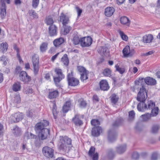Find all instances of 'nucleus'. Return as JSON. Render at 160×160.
<instances>
[{
    "mask_svg": "<svg viewBox=\"0 0 160 160\" xmlns=\"http://www.w3.org/2000/svg\"><path fill=\"white\" fill-rule=\"evenodd\" d=\"M39 0H33L32 3V7L35 8H36L38 6Z\"/></svg>",
    "mask_w": 160,
    "mask_h": 160,
    "instance_id": "6e6d98bb",
    "label": "nucleus"
},
{
    "mask_svg": "<svg viewBox=\"0 0 160 160\" xmlns=\"http://www.w3.org/2000/svg\"><path fill=\"white\" fill-rule=\"evenodd\" d=\"M42 152L44 155L47 158H52L54 155V150L48 147L43 148Z\"/></svg>",
    "mask_w": 160,
    "mask_h": 160,
    "instance_id": "39448f33",
    "label": "nucleus"
},
{
    "mask_svg": "<svg viewBox=\"0 0 160 160\" xmlns=\"http://www.w3.org/2000/svg\"><path fill=\"white\" fill-rule=\"evenodd\" d=\"M86 105V103L85 101L83 100L80 101V106L81 108L85 107Z\"/></svg>",
    "mask_w": 160,
    "mask_h": 160,
    "instance_id": "e2e57ef3",
    "label": "nucleus"
},
{
    "mask_svg": "<svg viewBox=\"0 0 160 160\" xmlns=\"http://www.w3.org/2000/svg\"><path fill=\"white\" fill-rule=\"evenodd\" d=\"M95 148L93 147H91L88 152L89 155L92 158L93 160H98V154L97 152H95Z\"/></svg>",
    "mask_w": 160,
    "mask_h": 160,
    "instance_id": "ddd939ff",
    "label": "nucleus"
},
{
    "mask_svg": "<svg viewBox=\"0 0 160 160\" xmlns=\"http://www.w3.org/2000/svg\"><path fill=\"white\" fill-rule=\"evenodd\" d=\"M100 85L101 89L103 91H107L109 88L108 82L106 80H101L100 82Z\"/></svg>",
    "mask_w": 160,
    "mask_h": 160,
    "instance_id": "f3484780",
    "label": "nucleus"
},
{
    "mask_svg": "<svg viewBox=\"0 0 160 160\" xmlns=\"http://www.w3.org/2000/svg\"><path fill=\"white\" fill-rule=\"evenodd\" d=\"M12 132L15 135L17 136L20 135L21 133L20 128L17 126H15L13 128Z\"/></svg>",
    "mask_w": 160,
    "mask_h": 160,
    "instance_id": "72a5a7b5",
    "label": "nucleus"
},
{
    "mask_svg": "<svg viewBox=\"0 0 160 160\" xmlns=\"http://www.w3.org/2000/svg\"><path fill=\"white\" fill-rule=\"evenodd\" d=\"M61 61L65 65L67 66L69 63V60L67 54H65L61 58Z\"/></svg>",
    "mask_w": 160,
    "mask_h": 160,
    "instance_id": "4c0bfd02",
    "label": "nucleus"
},
{
    "mask_svg": "<svg viewBox=\"0 0 160 160\" xmlns=\"http://www.w3.org/2000/svg\"><path fill=\"white\" fill-rule=\"evenodd\" d=\"M23 115L22 113L17 112L11 115L9 118V120L12 122H18L21 120L23 118Z\"/></svg>",
    "mask_w": 160,
    "mask_h": 160,
    "instance_id": "20e7f679",
    "label": "nucleus"
},
{
    "mask_svg": "<svg viewBox=\"0 0 160 160\" xmlns=\"http://www.w3.org/2000/svg\"><path fill=\"white\" fill-rule=\"evenodd\" d=\"M36 136L31 133L27 132L24 134L23 140L26 141L29 139L35 138Z\"/></svg>",
    "mask_w": 160,
    "mask_h": 160,
    "instance_id": "a878e982",
    "label": "nucleus"
},
{
    "mask_svg": "<svg viewBox=\"0 0 160 160\" xmlns=\"http://www.w3.org/2000/svg\"><path fill=\"white\" fill-rule=\"evenodd\" d=\"M88 74V72L81 74L80 78L82 81L84 82L88 78L87 75Z\"/></svg>",
    "mask_w": 160,
    "mask_h": 160,
    "instance_id": "c03bdc74",
    "label": "nucleus"
},
{
    "mask_svg": "<svg viewBox=\"0 0 160 160\" xmlns=\"http://www.w3.org/2000/svg\"><path fill=\"white\" fill-rule=\"evenodd\" d=\"M135 113L133 111H130L129 113V117L130 119L132 120L134 118Z\"/></svg>",
    "mask_w": 160,
    "mask_h": 160,
    "instance_id": "4d7b16f0",
    "label": "nucleus"
},
{
    "mask_svg": "<svg viewBox=\"0 0 160 160\" xmlns=\"http://www.w3.org/2000/svg\"><path fill=\"white\" fill-rule=\"evenodd\" d=\"M58 95V92L57 90H51L49 92L48 98L50 99L56 98Z\"/></svg>",
    "mask_w": 160,
    "mask_h": 160,
    "instance_id": "b1692460",
    "label": "nucleus"
},
{
    "mask_svg": "<svg viewBox=\"0 0 160 160\" xmlns=\"http://www.w3.org/2000/svg\"><path fill=\"white\" fill-rule=\"evenodd\" d=\"M72 146V140L70 138L66 136L59 137L58 147L60 149L66 151Z\"/></svg>",
    "mask_w": 160,
    "mask_h": 160,
    "instance_id": "f257e3e1",
    "label": "nucleus"
},
{
    "mask_svg": "<svg viewBox=\"0 0 160 160\" xmlns=\"http://www.w3.org/2000/svg\"><path fill=\"white\" fill-rule=\"evenodd\" d=\"M115 68L117 71H118L120 74L123 73L125 72V69L123 68H120L119 66L117 64L115 66Z\"/></svg>",
    "mask_w": 160,
    "mask_h": 160,
    "instance_id": "de8ad7c7",
    "label": "nucleus"
},
{
    "mask_svg": "<svg viewBox=\"0 0 160 160\" xmlns=\"http://www.w3.org/2000/svg\"><path fill=\"white\" fill-rule=\"evenodd\" d=\"M120 21L121 23L127 26H129L130 23L129 19L126 16H122L120 18Z\"/></svg>",
    "mask_w": 160,
    "mask_h": 160,
    "instance_id": "412c9836",
    "label": "nucleus"
},
{
    "mask_svg": "<svg viewBox=\"0 0 160 160\" xmlns=\"http://www.w3.org/2000/svg\"><path fill=\"white\" fill-rule=\"evenodd\" d=\"M76 9L78 13V17H79L80 16L81 14L82 13V10L78 7H76Z\"/></svg>",
    "mask_w": 160,
    "mask_h": 160,
    "instance_id": "13d9d810",
    "label": "nucleus"
},
{
    "mask_svg": "<svg viewBox=\"0 0 160 160\" xmlns=\"http://www.w3.org/2000/svg\"><path fill=\"white\" fill-rule=\"evenodd\" d=\"M64 42V39L63 38H60L55 39L53 41V44L55 46L57 47L62 44Z\"/></svg>",
    "mask_w": 160,
    "mask_h": 160,
    "instance_id": "bb28decb",
    "label": "nucleus"
},
{
    "mask_svg": "<svg viewBox=\"0 0 160 160\" xmlns=\"http://www.w3.org/2000/svg\"><path fill=\"white\" fill-rule=\"evenodd\" d=\"M103 73L105 76L110 77L111 76V71L109 68H106L103 70Z\"/></svg>",
    "mask_w": 160,
    "mask_h": 160,
    "instance_id": "a19ab883",
    "label": "nucleus"
},
{
    "mask_svg": "<svg viewBox=\"0 0 160 160\" xmlns=\"http://www.w3.org/2000/svg\"><path fill=\"white\" fill-rule=\"evenodd\" d=\"M92 125L94 126L95 127H97V126L100 124V122L97 119L92 120L91 122Z\"/></svg>",
    "mask_w": 160,
    "mask_h": 160,
    "instance_id": "3c124183",
    "label": "nucleus"
},
{
    "mask_svg": "<svg viewBox=\"0 0 160 160\" xmlns=\"http://www.w3.org/2000/svg\"><path fill=\"white\" fill-rule=\"evenodd\" d=\"M92 42V38L90 37L81 38L80 44L82 47H88L91 44Z\"/></svg>",
    "mask_w": 160,
    "mask_h": 160,
    "instance_id": "423d86ee",
    "label": "nucleus"
},
{
    "mask_svg": "<svg viewBox=\"0 0 160 160\" xmlns=\"http://www.w3.org/2000/svg\"><path fill=\"white\" fill-rule=\"evenodd\" d=\"M64 27V30L63 31L62 30L61 32L63 35H66L71 30L72 28L69 26L64 25L63 26Z\"/></svg>",
    "mask_w": 160,
    "mask_h": 160,
    "instance_id": "7c9ffc66",
    "label": "nucleus"
},
{
    "mask_svg": "<svg viewBox=\"0 0 160 160\" xmlns=\"http://www.w3.org/2000/svg\"><path fill=\"white\" fill-rule=\"evenodd\" d=\"M153 38V36L152 34H147L143 37L142 41L144 43H149L152 42Z\"/></svg>",
    "mask_w": 160,
    "mask_h": 160,
    "instance_id": "a211bd4d",
    "label": "nucleus"
},
{
    "mask_svg": "<svg viewBox=\"0 0 160 160\" xmlns=\"http://www.w3.org/2000/svg\"><path fill=\"white\" fill-rule=\"evenodd\" d=\"M0 61L3 62V64L4 65H6L8 62V58L4 56H3L0 58Z\"/></svg>",
    "mask_w": 160,
    "mask_h": 160,
    "instance_id": "37998d69",
    "label": "nucleus"
},
{
    "mask_svg": "<svg viewBox=\"0 0 160 160\" xmlns=\"http://www.w3.org/2000/svg\"><path fill=\"white\" fill-rule=\"evenodd\" d=\"M14 102L15 103L17 104L21 102V98L19 95H17L14 98Z\"/></svg>",
    "mask_w": 160,
    "mask_h": 160,
    "instance_id": "603ef678",
    "label": "nucleus"
},
{
    "mask_svg": "<svg viewBox=\"0 0 160 160\" xmlns=\"http://www.w3.org/2000/svg\"><path fill=\"white\" fill-rule=\"evenodd\" d=\"M33 65L34 72L35 74L38 73L39 71L38 64H34Z\"/></svg>",
    "mask_w": 160,
    "mask_h": 160,
    "instance_id": "5fc2aeb1",
    "label": "nucleus"
},
{
    "mask_svg": "<svg viewBox=\"0 0 160 160\" xmlns=\"http://www.w3.org/2000/svg\"><path fill=\"white\" fill-rule=\"evenodd\" d=\"M55 72L61 79L64 78V75L62 74L61 69L56 68L55 69Z\"/></svg>",
    "mask_w": 160,
    "mask_h": 160,
    "instance_id": "c9c22d12",
    "label": "nucleus"
},
{
    "mask_svg": "<svg viewBox=\"0 0 160 160\" xmlns=\"http://www.w3.org/2000/svg\"><path fill=\"white\" fill-rule=\"evenodd\" d=\"M52 112L54 115L56 113V107L55 103H53Z\"/></svg>",
    "mask_w": 160,
    "mask_h": 160,
    "instance_id": "774afa93",
    "label": "nucleus"
},
{
    "mask_svg": "<svg viewBox=\"0 0 160 160\" xmlns=\"http://www.w3.org/2000/svg\"><path fill=\"white\" fill-rule=\"evenodd\" d=\"M102 130L101 127L97 126L92 128V135L94 137L99 136L102 132Z\"/></svg>",
    "mask_w": 160,
    "mask_h": 160,
    "instance_id": "4468645a",
    "label": "nucleus"
},
{
    "mask_svg": "<svg viewBox=\"0 0 160 160\" xmlns=\"http://www.w3.org/2000/svg\"><path fill=\"white\" fill-rule=\"evenodd\" d=\"M114 11L115 9L113 7H107L105 10L104 13L106 16L110 17L113 15Z\"/></svg>",
    "mask_w": 160,
    "mask_h": 160,
    "instance_id": "6ab92c4d",
    "label": "nucleus"
},
{
    "mask_svg": "<svg viewBox=\"0 0 160 160\" xmlns=\"http://www.w3.org/2000/svg\"><path fill=\"white\" fill-rule=\"evenodd\" d=\"M50 130L48 129H44L38 133V137L40 139L44 140L47 138L49 134Z\"/></svg>",
    "mask_w": 160,
    "mask_h": 160,
    "instance_id": "1a4fd4ad",
    "label": "nucleus"
},
{
    "mask_svg": "<svg viewBox=\"0 0 160 160\" xmlns=\"http://www.w3.org/2000/svg\"><path fill=\"white\" fill-rule=\"evenodd\" d=\"M159 109L158 107H156L153 108L151 111V113L150 114L152 116H156L158 113Z\"/></svg>",
    "mask_w": 160,
    "mask_h": 160,
    "instance_id": "58836bf2",
    "label": "nucleus"
},
{
    "mask_svg": "<svg viewBox=\"0 0 160 160\" xmlns=\"http://www.w3.org/2000/svg\"><path fill=\"white\" fill-rule=\"evenodd\" d=\"M77 70L80 73V74L87 72L86 69L84 67L82 66H78L77 67Z\"/></svg>",
    "mask_w": 160,
    "mask_h": 160,
    "instance_id": "09e8293b",
    "label": "nucleus"
},
{
    "mask_svg": "<svg viewBox=\"0 0 160 160\" xmlns=\"http://www.w3.org/2000/svg\"><path fill=\"white\" fill-rule=\"evenodd\" d=\"M0 11V16L2 19H3L5 17L6 14V8L5 4L3 3L1 5Z\"/></svg>",
    "mask_w": 160,
    "mask_h": 160,
    "instance_id": "393cba45",
    "label": "nucleus"
},
{
    "mask_svg": "<svg viewBox=\"0 0 160 160\" xmlns=\"http://www.w3.org/2000/svg\"><path fill=\"white\" fill-rule=\"evenodd\" d=\"M98 52L102 56L107 55L108 53V49L105 47H99L98 49Z\"/></svg>",
    "mask_w": 160,
    "mask_h": 160,
    "instance_id": "5701e85b",
    "label": "nucleus"
},
{
    "mask_svg": "<svg viewBox=\"0 0 160 160\" xmlns=\"http://www.w3.org/2000/svg\"><path fill=\"white\" fill-rule=\"evenodd\" d=\"M59 21L61 22L63 25L64 26L69 23V18L62 12L59 16Z\"/></svg>",
    "mask_w": 160,
    "mask_h": 160,
    "instance_id": "9b49d317",
    "label": "nucleus"
},
{
    "mask_svg": "<svg viewBox=\"0 0 160 160\" xmlns=\"http://www.w3.org/2000/svg\"><path fill=\"white\" fill-rule=\"evenodd\" d=\"M111 100L112 103L115 104L118 100V97L117 95L114 94L111 96Z\"/></svg>",
    "mask_w": 160,
    "mask_h": 160,
    "instance_id": "e433bc0d",
    "label": "nucleus"
},
{
    "mask_svg": "<svg viewBox=\"0 0 160 160\" xmlns=\"http://www.w3.org/2000/svg\"><path fill=\"white\" fill-rule=\"evenodd\" d=\"M147 98V92L145 88L143 86L141 88L137 97V99L140 102L139 103L144 102Z\"/></svg>",
    "mask_w": 160,
    "mask_h": 160,
    "instance_id": "7ed1b4c3",
    "label": "nucleus"
},
{
    "mask_svg": "<svg viewBox=\"0 0 160 160\" xmlns=\"http://www.w3.org/2000/svg\"><path fill=\"white\" fill-rule=\"evenodd\" d=\"M139 154L137 152H134L132 154V158L134 159H137L139 157Z\"/></svg>",
    "mask_w": 160,
    "mask_h": 160,
    "instance_id": "bf43d9fd",
    "label": "nucleus"
},
{
    "mask_svg": "<svg viewBox=\"0 0 160 160\" xmlns=\"http://www.w3.org/2000/svg\"><path fill=\"white\" fill-rule=\"evenodd\" d=\"M158 157V155L156 153H153L152 154L151 159L152 160H156Z\"/></svg>",
    "mask_w": 160,
    "mask_h": 160,
    "instance_id": "69168bd1",
    "label": "nucleus"
},
{
    "mask_svg": "<svg viewBox=\"0 0 160 160\" xmlns=\"http://www.w3.org/2000/svg\"><path fill=\"white\" fill-rule=\"evenodd\" d=\"M79 116L78 115H76L74 118H73L72 121L75 124L77 125H81L82 124V121L79 118Z\"/></svg>",
    "mask_w": 160,
    "mask_h": 160,
    "instance_id": "c756f323",
    "label": "nucleus"
},
{
    "mask_svg": "<svg viewBox=\"0 0 160 160\" xmlns=\"http://www.w3.org/2000/svg\"><path fill=\"white\" fill-rule=\"evenodd\" d=\"M20 80L25 82H28L31 80L30 77L24 71H22L20 73Z\"/></svg>",
    "mask_w": 160,
    "mask_h": 160,
    "instance_id": "f8f14e48",
    "label": "nucleus"
},
{
    "mask_svg": "<svg viewBox=\"0 0 160 160\" xmlns=\"http://www.w3.org/2000/svg\"><path fill=\"white\" fill-rule=\"evenodd\" d=\"M145 82L148 85H154L156 84V80L152 78L148 77L144 79Z\"/></svg>",
    "mask_w": 160,
    "mask_h": 160,
    "instance_id": "4be33fe9",
    "label": "nucleus"
},
{
    "mask_svg": "<svg viewBox=\"0 0 160 160\" xmlns=\"http://www.w3.org/2000/svg\"><path fill=\"white\" fill-rule=\"evenodd\" d=\"M72 41L74 44L77 45L79 43H80L81 38H79L78 35L76 34L73 36Z\"/></svg>",
    "mask_w": 160,
    "mask_h": 160,
    "instance_id": "473e14b6",
    "label": "nucleus"
},
{
    "mask_svg": "<svg viewBox=\"0 0 160 160\" xmlns=\"http://www.w3.org/2000/svg\"><path fill=\"white\" fill-rule=\"evenodd\" d=\"M68 79L69 85L75 86L77 85L79 83L78 79L72 77V73H69L68 76Z\"/></svg>",
    "mask_w": 160,
    "mask_h": 160,
    "instance_id": "6e6552de",
    "label": "nucleus"
},
{
    "mask_svg": "<svg viewBox=\"0 0 160 160\" xmlns=\"http://www.w3.org/2000/svg\"><path fill=\"white\" fill-rule=\"evenodd\" d=\"M123 53L124 57H128L132 56L134 53L133 50H130L128 46H127L123 49Z\"/></svg>",
    "mask_w": 160,
    "mask_h": 160,
    "instance_id": "9d476101",
    "label": "nucleus"
},
{
    "mask_svg": "<svg viewBox=\"0 0 160 160\" xmlns=\"http://www.w3.org/2000/svg\"><path fill=\"white\" fill-rule=\"evenodd\" d=\"M151 117L150 114L147 113L142 115L141 116V118L143 121H147Z\"/></svg>",
    "mask_w": 160,
    "mask_h": 160,
    "instance_id": "ea45409f",
    "label": "nucleus"
},
{
    "mask_svg": "<svg viewBox=\"0 0 160 160\" xmlns=\"http://www.w3.org/2000/svg\"><path fill=\"white\" fill-rule=\"evenodd\" d=\"M27 141L23 140V142L22 143V150H25L27 148Z\"/></svg>",
    "mask_w": 160,
    "mask_h": 160,
    "instance_id": "0e129e2a",
    "label": "nucleus"
},
{
    "mask_svg": "<svg viewBox=\"0 0 160 160\" xmlns=\"http://www.w3.org/2000/svg\"><path fill=\"white\" fill-rule=\"evenodd\" d=\"M21 85L20 82H17L15 83L12 86V90L15 92H17L20 90Z\"/></svg>",
    "mask_w": 160,
    "mask_h": 160,
    "instance_id": "2f4dec72",
    "label": "nucleus"
},
{
    "mask_svg": "<svg viewBox=\"0 0 160 160\" xmlns=\"http://www.w3.org/2000/svg\"><path fill=\"white\" fill-rule=\"evenodd\" d=\"M8 47V45L6 42H2L0 44V51L4 53L7 51Z\"/></svg>",
    "mask_w": 160,
    "mask_h": 160,
    "instance_id": "c85d7f7f",
    "label": "nucleus"
},
{
    "mask_svg": "<svg viewBox=\"0 0 160 160\" xmlns=\"http://www.w3.org/2000/svg\"><path fill=\"white\" fill-rule=\"evenodd\" d=\"M48 44L47 43H43L41 45L40 49L41 52H44L46 51L47 48Z\"/></svg>",
    "mask_w": 160,
    "mask_h": 160,
    "instance_id": "a18cd8bd",
    "label": "nucleus"
},
{
    "mask_svg": "<svg viewBox=\"0 0 160 160\" xmlns=\"http://www.w3.org/2000/svg\"><path fill=\"white\" fill-rule=\"evenodd\" d=\"M126 147L125 144L120 145L116 148V151L119 154H122L126 151Z\"/></svg>",
    "mask_w": 160,
    "mask_h": 160,
    "instance_id": "aec40b11",
    "label": "nucleus"
},
{
    "mask_svg": "<svg viewBox=\"0 0 160 160\" xmlns=\"http://www.w3.org/2000/svg\"><path fill=\"white\" fill-rule=\"evenodd\" d=\"M33 112L34 111L32 110L31 109L29 110L27 112V115L28 116L31 117L32 116Z\"/></svg>",
    "mask_w": 160,
    "mask_h": 160,
    "instance_id": "052dcab7",
    "label": "nucleus"
},
{
    "mask_svg": "<svg viewBox=\"0 0 160 160\" xmlns=\"http://www.w3.org/2000/svg\"><path fill=\"white\" fill-rule=\"evenodd\" d=\"M48 122L45 120H43L37 124L35 126V128L37 131L39 132L44 129H47L45 127L48 125Z\"/></svg>",
    "mask_w": 160,
    "mask_h": 160,
    "instance_id": "0eeeda50",
    "label": "nucleus"
},
{
    "mask_svg": "<svg viewBox=\"0 0 160 160\" xmlns=\"http://www.w3.org/2000/svg\"><path fill=\"white\" fill-rule=\"evenodd\" d=\"M155 106V103L152 101L150 100L147 103L142 102L141 103H139L137 106V109L139 111L143 112L146 109H152L154 108Z\"/></svg>",
    "mask_w": 160,
    "mask_h": 160,
    "instance_id": "f03ea898",
    "label": "nucleus"
},
{
    "mask_svg": "<svg viewBox=\"0 0 160 160\" xmlns=\"http://www.w3.org/2000/svg\"><path fill=\"white\" fill-rule=\"evenodd\" d=\"M32 61L33 65L38 64L39 58L38 56L37 55H34L33 56L32 58Z\"/></svg>",
    "mask_w": 160,
    "mask_h": 160,
    "instance_id": "79ce46f5",
    "label": "nucleus"
},
{
    "mask_svg": "<svg viewBox=\"0 0 160 160\" xmlns=\"http://www.w3.org/2000/svg\"><path fill=\"white\" fill-rule=\"evenodd\" d=\"M71 103L69 102H67L64 105L62 111L63 112H67L69 110L70 107Z\"/></svg>",
    "mask_w": 160,
    "mask_h": 160,
    "instance_id": "f704fd0d",
    "label": "nucleus"
},
{
    "mask_svg": "<svg viewBox=\"0 0 160 160\" xmlns=\"http://www.w3.org/2000/svg\"><path fill=\"white\" fill-rule=\"evenodd\" d=\"M118 32L120 34L122 38L124 40L127 41L128 39V37L123 32L120 30H118Z\"/></svg>",
    "mask_w": 160,
    "mask_h": 160,
    "instance_id": "49530a36",
    "label": "nucleus"
},
{
    "mask_svg": "<svg viewBox=\"0 0 160 160\" xmlns=\"http://www.w3.org/2000/svg\"><path fill=\"white\" fill-rule=\"evenodd\" d=\"M46 22L48 25H51L53 23V21L52 18L48 17L46 18Z\"/></svg>",
    "mask_w": 160,
    "mask_h": 160,
    "instance_id": "8fccbe9b",
    "label": "nucleus"
},
{
    "mask_svg": "<svg viewBox=\"0 0 160 160\" xmlns=\"http://www.w3.org/2000/svg\"><path fill=\"white\" fill-rule=\"evenodd\" d=\"M54 81L55 83L56 84L57 83L59 82L62 80L59 77H53Z\"/></svg>",
    "mask_w": 160,
    "mask_h": 160,
    "instance_id": "680f3d73",
    "label": "nucleus"
},
{
    "mask_svg": "<svg viewBox=\"0 0 160 160\" xmlns=\"http://www.w3.org/2000/svg\"><path fill=\"white\" fill-rule=\"evenodd\" d=\"M117 134L114 130H110L108 133V140L110 142H112L116 139Z\"/></svg>",
    "mask_w": 160,
    "mask_h": 160,
    "instance_id": "dca6fc26",
    "label": "nucleus"
},
{
    "mask_svg": "<svg viewBox=\"0 0 160 160\" xmlns=\"http://www.w3.org/2000/svg\"><path fill=\"white\" fill-rule=\"evenodd\" d=\"M160 128V126L158 124L153 125L151 129V132L153 134H156L158 132Z\"/></svg>",
    "mask_w": 160,
    "mask_h": 160,
    "instance_id": "cd10ccee",
    "label": "nucleus"
},
{
    "mask_svg": "<svg viewBox=\"0 0 160 160\" xmlns=\"http://www.w3.org/2000/svg\"><path fill=\"white\" fill-rule=\"evenodd\" d=\"M27 94H30L33 92V90L31 88H28L25 91Z\"/></svg>",
    "mask_w": 160,
    "mask_h": 160,
    "instance_id": "338daca9",
    "label": "nucleus"
},
{
    "mask_svg": "<svg viewBox=\"0 0 160 160\" xmlns=\"http://www.w3.org/2000/svg\"><path fill=\"white\" fill-rule=\"evenodd\" d=\"M29 14L30 16H32L34 18H38L37 14L33 10L29 11Z\"/></svg>",
    "mask_w": 160,
    "mask_h": 160,
    "instance_id": "864d4df0",
    "label": "nucleus"
},
{
    "mask_svg": "<svg viewBox=\"0 0 160 160\" xmlns=\"http://www.w3.org/2000/svg\"><path fill=\"white\" fill-rule=\"evenodd\" d=\"M49 33L50 36H56L57 33V28L56 26L52 25L49 28Z\"/></svg>",
    "mask_w": 160,
    "mask_h": 160,
    "instance_id": "2eb2a0df",
    "label": "nucleus"
}]
</instances>
